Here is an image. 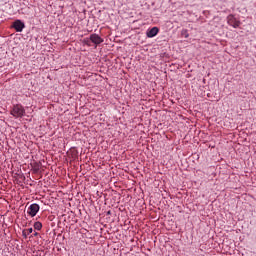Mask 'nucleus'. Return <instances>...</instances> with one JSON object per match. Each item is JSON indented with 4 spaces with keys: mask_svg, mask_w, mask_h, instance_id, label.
I'll return each mask as SVG.
<instances>
[{
    "mask_svg": "<svg viewBox=\"0 0 256 256\" xmlns=\"http://www.w3.org/2000/svg\"><path fill=\"white\" fill-rule=\"evenodd\" d=\"M11 115H13V117H15L16 119L19 117H23L25 115V108H23V106L17 104L11 110Z\"/></svg>",
    "mask_w": 256,
    "mask_h": 256,
    "instance_id": "obj_1",
    "label": "nucleus"
},
{
    "mask_svg": "<svg viewBox=\"0 0 256 256\" xmlns=\"http://www.w3.org/2000/svg\"><path fill=\"white\" fill-rule=\"evenodd\" d=\"M27 213L30 214L31 217H35V215H37V213H39V206L38 204H31L28 207Z\"/></svg>",
    "mask_w": 256,
    "mask_h": 256,
    "instance_id": "obj_2",
    "label": "nucleus"
},
{
    "mask_svg": "<svg viewBox=\"0 0 256 256\" xmlns=\"http://www.w3.org/2000/svg\"><path fill=\"white\" fill-rule=\"evenodd\" d=\"M13 27L14 29L18 32L21 33V31H23V29H25V23H23L21 20H16L13 23Z\"/></svg>",
    "mask_w": 256,
    "mask_h": 256,
    "instance_id": "obj_3",
    "label": "nucleus"
},
{
    "mask_svg": "<svg viewBox=\"0 0 256 256\" xmlns=\"http://www.w3.org/2000/svg\"><path fill=\"white\" fill-rule=\"evenodd\" d=\"M90 41H92V43H94L95 45H101V43H103L101 36L97 34H91Z\"/></svg>",
    "mask_w": 256,
    "mask_h": 256,
    "instance_id": "obj_4",
    "label": "nucleus"
},
{
    "mask_svg": "<svg viewBox=\"0 0 256 256\" xmlns=\"http://www.w3.org/2000/svg\"><path fill=\"white\" fill-rule=\"evenodd\" d=\"M159 33L158 27H153L152 29L148 30L146 35L149 39H153V37H156V35Z\"/></svg>",
    "mask_w": 256,
    "mask_h": 256,
    "instance_id": "obj_5",
    "label": "nucleus"
},
{
    "mask_svg": "<svg viewBox=\"0 0 256 256\" xmlns=\"http://www.w3.org/2000/svg\"><path fill=\"white\" fill-rule=\"evenodd\" d=\"M34 229H36L37 231H41V229H43V224H41V222H36L34 224Z\"/></svg>",
    "mask_w": 256,
    "mask_h": 256,
    "instance_id": "obj_6",
    "label": "nucleus"
},
{
    "mask_svg": "<svg viewBox=\"0 0 256 256\" xmlns=\"http://www.w3.org/2000/svg\"><path fill=\"white\" fill-rule=\"evenodd\" d=\"M33 233V228H28L26 230H23L24 237H27L28 235H31Z\"/></svg>",
    "mask_w": 256,
    "mask_h": 256,
    "instance_id": "obj_7",
    "label": "nucleus"
},
{
    "mask_svg": "<svg viewBox=\"0 0 256 256\" xmlns=\"http://www.w3.org/2000/svg\"><path fill=\"white\" fill-rule=\"evenodd\" d=\"M233 19V16H229L228 23H231V20Z\"/></svg>",
    "mask_w": 256,
    "mask_h": 256,
    "instance_id": "obj_8",
    "label": "nucleus"
},
{
    "mask_svg": "<svg viewBox=\"0 0 256 256\" xmlns=\"http://www.w3.org/2000/svg\"><path fill=\"white\" fill-rule=\"evenodd\" d=\"M233 27H239V24H234Z\"/></svg>",
    "mask_w": 256,
    "mask_h": 256,
    "instance_id": "obj_9",
    "label": "nucleus"
},
{
    "mask_svg": "<svg viewBox=\"0 0 256 256\" xmlns=\"http://www.w3.org/2000/svg\"><path fill=\"white\" fill-rule=\"evenodd\" d=\"M185 37H189V34H187Z\"/></svg>",
    "mask_w": 256,
    "mask_h": 256,
    "instance_id": "obj_10",
    "label": "nucleus"
},
{
    "mask_svg": "<svg viewBox=\"0 0 256 256\" xmlns=\"http://www.w3.org/2000/svg\"><path fill=\"white\" fill-rule=\"evenodd\" d=\"M34 235H37V233H35Z\"/></svg>",
    "mask_w": 256,
    "mask_h": 256,
    "instance_id": "obj_11",
    "label": "nucleus"
}]
</instances>
